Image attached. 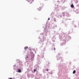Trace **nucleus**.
Instances as JSON below:
<instances>
[{
	"label": "nucleus",
	"mask_w": 79,
	"mask_h": 79,
	"mask_svg": "<svg viewBox=\"0 0 79 79\" xmlns=\"http://www.w3.org/2000/svg\"><path fill=\"white\" fill-rule=\"evenodd\" d=\"M34 72H35V71H36V69H35L34 70Z\"/></svg>",
	"instance_id": "nucleus-7"
},
{
	"label": "nucleus",
	"mask_w": 79,
	"mask_h": 79,
	"mask_svg": "<svg viewBox=\"0 0 79 79\" xmlns=\"http://www.w3.org/2000/svg\"><path fill=\"white\" fill-rule=\"evenodd\" d=\"M10 79H12V78H10Z\"/></svg>",
	"instance_id": "nucleus-11"
},
{
	"label": "nucleus",
	"mask_w": 79,
	"mask_h": 79,
	"mask_svg": "<svg viewBox=\"0 0 79 79\" xmlns=\"http://www.w3.org/2000/svg\"><path fill=\"white\" fill-rule=\"evenodd\" d=\"M18 73H21V70L20 69H18Z\"/></svg>",
	"instance_id": "nucleus-1"
},
{
	"label": "nucleus",
	"mask_w": 79,
	"mask_h": 79,
	"mask_svg": "<svg viewBox=\"0 0 79 79\" xmlns=\"http://www.w3.org/2000/svg\"><path fill=\"white\" fill-rule=\"evenodd\" d=\"M76 73V70L73 71V73L75 74Z\"/></svg>",
	"instance_id": "nucleus-5"
},
{
	"label": "nucleus",
	"mask_w": 79,
	"mask_h": 79,
	"mask_svg": "<svg viewBox=\"0 0 79 79\" xmlns=\"http://www.w3.org/2000/svg\"><path fill=\"white\" fill-rule=\"evenodd\" d=\"M48 20H50V18H49L48 19Z\"/></svg>",
	"instance_id": "nucleus-10"
},
{
	"label": "nucleus",
	"mask_w": 79,
	"mask_h": 79,
	"mask_svg": "<svg viewBox=\"0 0 79 79\" xmlns=\"http://www.w3.org/2000/svg\"><path fill=\"white\" fill-rule=\"evenodd\" d=\"M27 57L28 58V56H27Z\"/></svg>",
	"instance_id": "nucleus-12"
},
{
	"label": "nucleus",
	"mask_w": 79,
	"mask_h": 79,
	"mask_svg": "<svg viewBox=\"0 0 79 79\" xmlns=\"http://www.w3.org/2000/svg\"><path fill=\"white\" fill-rule=\"evenodd\" d=\"M56 19L55 18H54V22H56Z\"/></svg>",
	"instance_id": "nucleus-6"
},
{
	"label": "nucleus",
	"mask_w": 79,
	"mask_h": 79,
	"mask_svg": "<svg viewBox=\"0 0 79 79\" xmlns=\"http://www.w3.org/2000/svg\"><path fill=\"white\" fill-rule=\"evenodd\" d=\"M54 50H55V48H54Z\"/></svg>",
	"instance_id": "nucleus-9"
},
{
	"label": "nucleus",
	"mask_w": 79,
	"mask_h": 79,
	"mask_svg": "<svg viewBox=\"0 0 79 79\" xmlns=\"http://www.w3.org/2000/svg\"><path fill=\"white\" fill-rule=\"evenodd\" d=\"M46 71H48V69H46Z\"/></svg>",
	"instance_id": "nucleus-8"
},
{
	"label": "nucleus",
	"mask_w": 79,
	"mask_h": 79,
	"mask_svg": "<svg viewBox=\"0 0 79 79\" xmlns=\"http://www.w3.org/2000/svg\"><path fill=\"white\" fill-rule=\"evenodd\" d=\"M71 7L72 8H74V5L73 4H72L71 5Z\"/></svg>",
	"instance_id": "nucleus-4"
},
{
	"label": "nucleus",
	"mask_w": 79,
	"mask_h": 79,
	"mask_svg": "<svg viewBox=\"0 0 79 79\" xmlns=\"http://www.w3.org/2000/svg\"><path fill=\"white\" fill-rule=\"evenodd\" d=\"M27 48H28V47H27V46L25 47L24 48V49H25V50H27Z\"/></svg>",
	"instance_id": "nucleus-2"
},
{
	"label": "nucleus",
	"mask_w": 79,
	"mask_h": 79,
	"mask_svg": "<svg viewBox=\"0 0 79 79\" xmlns=\"http://www.w3.org/2000/svg\"><path fill=\"white\" fill-rule=\"evenodd\" d=\"M42 8H41V7H39V8L38 9V10H39V11H40L41 10V9Z\"/></svg>",
	"instance_id": "nucleus-3"
}]
</instances>
